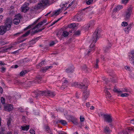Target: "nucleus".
Wrapping results in <instances>:
<instances>
[{"label":"nucleus","instance_id":"obj_1","mask_svg":"<svg viewBox=\"0 0 134 134\" xmlns=\"http://www.w3.org/2000/svg\"><path fill=\"white\" fill-rule=\"evenodd\" d=\"M100 31L99 29H96L93 35L92 40V43L91 44L90 47L86 50V54L89 55L93 53L95 49L94 45L97 40L100 36Z\"/></svg>","mask_w":134,"mask_h":134},{"label":"nucleus","instance_id":"obj_2","mask_svg":"<svg viewBox=\"0 0 134 134\" xmlns=\"http://www.w3.org/2000/svg\"><path fill=\"white\" fill-rule=\"evenodd\" d=\"M101 115L103 118L104 121L109 123H111L112 122V118L110 115L108 114H102Z\"/></svg>","mask_w":134,"mask_h":134},{"label":"nucleus","instance_id":"obj_3","mask_svg":"<svg viewBox=\"0 0 134 134\" xmlns=\"http://www.w3.org/2000/svg\"><path fill=\"white\" fill-rule=\"evenodd\" d=\"M132 8L130 7L128 8L125 12V14L124 15L125 19L126 20L129 19L130 18L132 12Z\"/></svg>","mask_w":134,"mask_h":134},{"label":"nucleus","instance_id":"obj_4","mask_svg":"<svg viewBox=\"0 0 134 134\" xmlns=\"http://www.w3.org/2000/svg\"><path fill=\"white\" fill-rule=\"evenodd\" d=\"M85 82L84 84L82 83H79L78 82H74L72 83V86H73L78 87L80 88H87V86H86V83Z\"/></svg>","mask_w":134,"mask_h":134},{"label":"nucleus","instance_id":"obj_5","mask_svg":"<svg viewBox=\"0 0 134 134\" xmlns=\"http://www.w3.org/2000/svg\"><path fill=\"white\" fill-rule=\"evenodd\" d=\"M12 23V20L10 18H7L5 22V26L10 30Z\"/></svg>","mask_w":134,"mask_h":134},{"label":"nucleus","instance_id":"obj_6","mask_svg":"<svg viewBox=\"0 0 134 134\" xmlns=\"http://www.w3.org/2000/svg\"><path fill=\"white\" fill-rule=\"evenodd\" d=\"M29 4V3L26 2L21 7V12H23L26 13L29 9V8L28 7Z\"/></svg>","mask_w":134,"mask_h":134},{"label":"nucleus","instance_id":"obj_7","mask_svg":"<svg viewBox=\"0 0 134 134\" xmlns=\"http://www.w3.org/2000/svg\"><path fill=\"white\" fill-rule=\"evenodd\" d=\"M87 88H84L85 90L83 91V99L84 100H86L89 96L90 94V92L87 89Z\"/></svg>","mask_w":134,"mask_h":134},{"label":"nucleus","instance_id":"obj_8","mask_svg":"<svg viewBox=\"0 0 134 134\" xmlns=\"http://www.w3.org/2000/svg\"><path fill=\"white\" fill-rule=\"evenodd\" d=\"M8 28L5 26H0V34L3 35L7 31L9 30Z\"/></svg>","mask_w":134,"mask_h":134},{"label":"nucleus","instance_id":"obj_9","mask_svg":"<svg viewBox=\"0 0 134 134\" xmlns=\"http://www.w3.org/2000/svg\"><path fill=\"white\" fill-rule=\"evenodd\" d=\"M113 91L114 92L117 93H121L122 92H129V90L126 88H122V90H118V89L115 88L113 90Z\"/></svg>","mask_w":134,"mask_h":134},{"label":"nucleus","instance_id":"obj_10","mask_svg":"<svg viewBox=\"0 0 134 134\" xmlns=\"http://www.w3.org/2000/svg\"><path fill=\"white\" fill-rule=\"evenodd\" d=\"M38 27H35V26L32 29L30 30V33L31 35H33L35 33H37V32H40L42 30H43L44 28H43L42 29L37 30H34L36 28H38Z\"/></svg>","mask_w":134,"mask_h":134},{"label":"nucleus","instance_id":"obj_11","mask_svg":"<svg viewBox=\"0 0 134 134\" xmlns=\"http://www.w3.org/2000/svg\"><path fill=\"white\" fill-rule=\"evenodd\" d=\"M83 18V16L81 14H78L74 18V20L75 21H80Z\"/></svg>","mask_w":134,"mask_h":134},{"label":"nucleus","instance_id":"obj_12","mask_svg":"<svg viewBox=\"0 0 134 134\" xmlns=\"http://www.w3.org/2000/svg\"><path fill=\"white\" fill-rule=\"evenodd\" d=\"M13 108L12 105L8 104L4 107V109L5 111H10L13 110Z\"/></svg>","mask_w":134,"mask_h":134},{"label":"nucleus","instance_id":"obj_13","mask_svg":"<svg viewBox=\"0 0 134 134\" xmlns=\"http://www.w3.org/2000/svg\"><path fill=\"white\" fill-rule=\"evenodd\" d=\"M44 6L43 3H42L41 2L40 3H38L37 5L34 6L33 7V8L35 10H37L41 9Z\"/></svg>","mask_w":134,"mask_h":134},{"label":"nucleus","instance_id":"obj_14","mask_svg":"<svg viewBox=\"0 0 134 134\" xmlns=\"http://www.w3.org/2000/svg\"><path fill=\"white\" fill-rule=\"evenodd\" d=\"M41 78L42 77L41 76H37L36 77V79H35V81H32V82H34V83H40L41 80Z\"/></svg>","mask_w":134,"mask_h":134},{"label":"nucleus","instance_id":"obj_15","mask_svg":"<svg viewBox=\"0 0 134 134\" xmlns=\"http://www.w3.org/2000/svg\"><path fill=\"white\" fill-rule=\"evenodd\" d=\"M132 24H130L127 27H125L124 28V31L126 33L128 34L129 33V31L132 27Z\"/></svg>","mask_w":134,"mask_h":134},{"label":"nucleus","instance_id":"obj_16","mask_svg":"<svg viewBox=\"0 0 134 134\" xmlns=\"http://www.w3.org/2000/svg\"><path fill=\"white\" fill-rule=\"evenodd\" d=\"M46 91H39L38 93L36 92V96L38 97L39 96H42L43 95H46Z\"/></svg>","mask_w":134,"mask_h":134},{"label":"nucleus","instance_id":"obj_17","mask_svg":"<svg viewBox=\"0 0 134 134\" xmlns=\"http://www.w3.org/2000/svg\"><path fill=\"white\" fill-rule=\"evenodd\" d=\"M134 50L132 51L131 52L130 55L129 56V59L134 64Z\"/></svg>","mask_w":134,"mask_h":134},{"label":"nucleus","instance_id":"obj_18","mask_svg":"<svg viewBox=\"0 0 134 134\" xmlns=\"http://www.w3.org/2000/svg\"><path fill=\"white\" fill-rule=\"evenodd\" d=\"M74 71V68L73 66L69 67L66 69V72L68 73H70L73 72Z\"/></svg>","mask_w":134,"mask_h":134},{"label":"nucleus","instance_id":"obj_19","mask_svg":"<svg viewBox=\"0 0 134 134\" xmlns=\"http://www.w3.org/2000/svg\"><path fill=\"white\" fill-rule=\"evenodd\" d=\"M46 95L48 94V96L52 97H54L55 95V94L54 92L50 91H46Z\"/></svg>","mask_w":134,"mask_h":134},{"label":"nucleus","instance_id":"obj_20","mask_svg":"<svg viewBox=\"0 0 134 134\" xmlns=\"http://www.w3.org/2000/svg\"><path fill=\"white\" fill-rule=\"evenodd\" d=\"M47 22L46 19H44L42 21L40 22L35 26V27H40L44 23H45Z\"/></svg>","mask_w":134,"mask_h":134},{"label":"nucleus","instance_id":"obj_21","mask_svg":"<svg viewBox=\"0 0 134 134\" xmlns=\"http://www.w3.org/2000/svg\"><path fill=\"white\" fill-rule=\"evenodd\" d=\"M106 88V87H105V88L104 90V91L107 97L109 98L111 97V96L110 93L107 90L108 88Z\"/></svg>","mask_w":134,"mask_h":134},{"label":"nucleus","instance_id":"obj_22","mask_svg":"<svg viewBox=\"0 0 134 134\" xmlns=\"http://www.w3.org/2000/svg\"><path fill=\"white\" fill-rule=\"evenodd\" d=\"M53 67L52 66H46L44 67H43L41 69V70L43 72H45L48 69H51Z\"/></svg>","mask_w":134,"mask_h":134},{"label":"nucleus","instance_id":"obj_23","mask_svg":"<svg viewBox=\"0 0 134 134\" xmlns=\"http://www.w3.org/2000/svg\"><path fill=\"white\" fill-rule=\"evenodd\" d=\"M68 82V81L66 80H64L63 83L62 85V86L60 87V89L61 90L64 89L66 87V84H67Z\"/></svg>","mask_w":134,"mask_h":134},{"label":"nucleus","instance_id":"obj_24","mask_svg":"<svg viewBox=\"0 0 134 134\" xmlns=\"http://www.w3.org/2000/svg\"><path fill=\"white\" fill-rule=\"evenodd\" d=\"M40 18H39L37 20H36L33 24H32L29 25L28 27H26V28L25 29V30H26L28 29H29L31 27V26H33L34 25H35L37 23L38 21L40 19Z\"/></svg>","mask_w":134,"mask_h":134},{"label":"nucleus","instance_id":"obj_25","mask_svg":"<svg viewBox=\"0 0 134 134\" xmlns=\"http://www.w3.org/2000/svg\"><path fill=\"white\" fill-rule=\"evenodd\" d=\"M40 18H39L37 20H36L33 24H32L29 25L28 27H26V28L25 29V30H26L28 29H29L31 27V26H33L34 25H35L37 23L38 21L40 19Z\"/></svg>","mask_w":134,"mask_h":134},{"label":"nucleus","instance_id":"obj_26","mask_svg":"<svg viewBox=\"0 0 134 134\" xmlns=\"http://www.w3.org/2000/svg\"><path fill=\"white\" fill-rule=\"evenodd\" d=\"M30 126L29 125H27L25 126H22L21 127V129L23 131H27L29 129Z\"/></svg>","mask_w":134,"mask_h":134},{"label":"nucleus","instance_id":"obj_27","mask_svg":"<svg viewBox=\"0 0 134 134\" xmlns=\"http://www.w3.org/2000/svg\"><path fill=\"white\" fill-rule=\"evenodd\" d=\"M20 21V19L19 18H15L13 20V23L14 24L18 25L19 24Z\"/></svg>","mask_w":134,"mask_h":134},{"label":"nucleus","instance_id":"obj_28","mask_svg":"<svg viewBox=\"0 0 134 134\" xmlns=\"http://www.w3.org/2000/svg\"><path fill=\"white\" fill-rule=\"evenodd\" d=\"M104 132L107 134H108L110 132V130L109 127L106 126L104 128Z\"/></svg>","mask_w":134,"mask_h":134},{"label":"nucleus","instance_id":"obj_29","mask_svg":"<svg viewBox=\"0 0 134 134\" xmlns=\"http://www.w3.org/2000/svg\"><path fill=\"white\" fill-rule=\"evenodd\" d=\"M41 2L43 3L44 6L47 5L49 3V0H43Z\"/></svg>","mask_w":134,"mask_h":134},{"label":"nucleus","instance_id":"obj_30","mask_svg":"<svg viewBox=\"0 0 134 134\" xmlns=\"http://www.w3.org/2000/svg\"><path fill=\"white\" fill-rule=\"evenodd\" d=\"M122 5H118L116 7V8L114 9V11L115 12L119 10L122 8Z\"/></svg>","mask_w":134,"mask_h":134},{"label":"nucleus","instance_id":"obj_31","mask_svg":"<svg viewBox=\"0 0 134 134\" xmlns=\"http://www.w3.org/2000/svg\"><path fill=\"white\" fill-rule=\"evenodd\" d=\"M91 28L90 27V25H88V24L87 25H85L83 26V29L86 31L87 30H88L89 29H90Z\"/></svg>","mask_w":134,"mask_h":134},{"label":"nucleus","instance_id":"obj_32","mask_svg":"<svg viewBox=\"0 0 134 134\" xmlns=\"http://www.w3.org/2000/svg\"><path fill=\"white\" fill-rule=\"evenodd\" d=\"M30 33V30L26 32L25 34L23 35L21 37L19 38V39L22 37H25L27 36Z\"/></svg>","mask_w":134,"mask_h":134},{"label":"nucleus","instance_id":"obj_33","mask_svg":"<svg viewBox=\"0 0 134 134\" xmlns=\"http://www.w3.org/2000/svg\"><path fill=\"white\" fill-rule=\"evenodd\" d=\"M26 70H25L22 71L20 73V75L21 76H23L27 73Z\"/></svg>","mask_w":134,"mask_h":134},{"label":"nucleus","instance_id":"obj_34","mask_svg":"<svg viewBox=\"0 0 134 134\" xmlns=\"http://www.w3.org/2000/svg\"><path fill=\"white\" fill-rule=\"evenodd\" d=\"M68 35L69 33L68 32L66 31H64L63 32L62 36V35L63 36L65 37L68 36Z\"/></svg>","mask_w":134,"mask_h":134},{"label":"nucleus","instance_id":"obj_35","mask_svg":"<svg viewBox=\"0 0 134 134\" xmlns=\"http://www.w3.org/2000/svg\"><path fill=\"white\" fill-rule=\"evenodd\" d=\"M99 59H97L96 61V63L94 65V67L96 68H98V63L99 62Z\"/></svg>","mask_w":134,"mask_h":134},{"label":"nucleus","instance_id":"obj_36","mask_svg":"<svg viewBox=\"0 0 134 134\" xmlns=\"http://www.w3.org/2000/svg\"><path fill=\"white\" fill-rule=\"evenodd\" d=\"M45 129L46 131L48 133H50L51 132V130L50 129L49 127L48 126H46L45 127Z\"/></svg>","mask_w":134,"mask_h":134},{"label":"nucleus","instance_id":"obj_37","mask_svg":"<svg viewBox=\"0 0 134 134\" xmlns=\"http://www.w3.org/2000/svg\"><path fill=\"white\" fill-rule=\"evenodd\" d=\"M76 24L75 23H71L68 25V27L69 28H74Z\"/></svg>","mask_w":134,"mask_h":134},{"label":"nucleus","instance_id":"obj_38","mask_svg":"<svg viewBox=\"0 0 134 134\" xmlns=\"http://www.w3.org/2000/svg\"><path fill=\"white\" fill-rule=\"evenodd\" d=\"M7 124L8 126H9L11 123V122L12 121V119L11 118H9L7 119Z\"/></svg>","mask_w":134,"mask_h":134},{"label":"nucleus","instance_id":"obj_39","mask_svg":"<svg viewBox=\"0 0 134 134\" xmlns=\"http://www.w3.org/2000/svg\"><path fill=\"white\" fill-rule=\"evenodd\" d=\"M129 95V94L127 93H124L122 94L120 96L122 97H127Z\"/></svg>","mask_w":134,"mask_h":134},{"label":"nucleus","instance_id":"obj_40","mask_svg":"<svg viewBox=\"0 0 134 134\" xmlns=\"http://www.w3.org/2000/svg\"><path fill=\"white\" fill-rule=\"evenodd\" d=\"M107 46L108 47H109L110 48L112 46V44L111 42L110 41H109V40H108L107 41Z\"/></svg>","mask_w":134,"mask_h":134},{"label":"nucleus","instance_id":"obj_41","mask_svg":"<svg viewBox=\"0 0 134 134\" xmlns=\"http://www.w3.org/2000/svg\"><path fill=\"white\" fill-rule=\"evenodd\" d=\"M110 48L108 47L107 46H106L105 47H104V50L105 52H107L110 49Z\"/></svg>","mask_w":134,"mask_h":134},{"label":"nucleus","instance_id":"obj_42","mask_svg":"<svg viewBox=\"0 0 134 134\" xmlns=\"http://www.w3.org/2000/svg\"><path fill=\"white\" fill-rule=\"evenodd\" d=\"M82 69L83 70L87 71V67L86 65H84L82 66Z\"/></svg>","mask_w":134,"mask_h":134},{"label":"nucleus","instance_id":"obj_43","mask_svg":"<svg viewBox=\"0 0 134 134\" xmlns=\"http://www.w3.org/2000/svg\"><path fill=\"white\" fill-rule=\"evenodd\" d=\"M59 122H60L61 124L63 125H65L67 124V122H66L64 120H60Z\"/></svg>","mask_w":134,"mask_h":134},{"label":"nucleus","instance_id":"obj_44","mask_svg":"<svg viewBox=\"0 0 134 134\" xmlns=\"http://www.w3.org/2000/svg\"><path fill=\"white\" fill-rule=\"evenodd\" d=\"M56 35L57 36L60 38V40H61L62 38V35L60 34V32H58L57 34Z\"/></svg>","mask_w":134,"mask_h":134},{"label":"nucleus","instance_id":"obj_45","mask_svg":"<svg viewBox=\"0 0 134 134\" xmlns=\"http://www.w3.org/2000/svg\"><path fill=\"white\" fill-rule=\"evenodd\" d=\"M44 61H43L41 62L40 63H39L37 65V66H40V67H41L43 65H44Z\"/></svg>","mask_w":134,"mask_h":134},{"label":"nucleus","instance_id":"obj_46","mask_svg":"<svg viewBox=\"0 0 134 134\" xmlns=\"http://www.w3.org/2000/svg\"><path fill=\"white\" fill-rule=\"evenodd\" d=\"M61 9H59L57 10V11H55L54 12L55 13H56L55 14V15H59L60 13V11Z\"/></svg>","mask_w":134,"mask_h":134},{"label":"nucleus","instance_id":"obj_47","mask_svg":"<svg viewBox=\"0 0 134 134\" xmlns=\"http://www.w3.org/2000/svg\"><path fill=\"white\" fill-rule=\"evenodd\" d=\"M93 2V0H89L86 2V4L88 5L91 4Z\"/></svg>","mask_w":134,"mask_h":134},{"label":"nucleus","instance_id":"obj_48","mask_svg":"<svg viewBox=\"0 0 134 134\" xmlns=\"http://www.w3.org/2000/svg\"><path fill=\"white\" fill-rule=\"evenodd\" d=\"M22 17L21 15L20 14H18L16 16L15 18H19V19H21Z\"/></svg>","mask_w":134,"mask_h":134},{"label":"nucleus","instance_id":"obj_49","mask_svg":"<svg viewBox=\"0 0 134 134\" xmlns=\"http://www.w3.org/2000/svg\"><path fill=\"white\" fill-rule=\"evenodd\" d=\"M88 25H90V27L91 28L93 26L94 24V22L93 21H90V23L88 24Z\"/></svg>","mask_w":134,"mask_h":134},{"label":"nucleus","instance_id":"obj_50","mask_svg":"<svg viewBox=\"0 0 134 134\" xmlns=\"http://www.w3.org/2000/svg\"><path fill=\"white\" fill-rule=\"evenodd\" d=\"M128 25L127 22H123L122 23V25L124 26H125Z\"/></svg>","mask_w":134,"mask_h":134},{"label":"nucleus","instance_id":"obj_51","mask_svg":"<svg viewBox=\"0 0 134 134\" xmlns=\"http://www.w3.org/2000/svg\"><path fill=\"white\" fill-rule=\"evenodd\" d=\"M125 68L127 70L129 71H130L131 70V69L130 67L127 66H125Z\"/></svg>","mask_w":134,"mask_h":134},{"label":"nucleus","instance_id":"obj_52","mask_svg":"<svg viewBox=\"0 0 134 134\" xmlns=\"http://www.w3.org/2000/svg\"><path fill=\"white\" fill-rule=\"evenodd\" d=\"M80 34V31L78 30L76 31L75 33V34L76 35H79Z\"/></svg>","mask_w":134,"mask_h":134},{"label":"nucleus","instance_id":"obj_53","mask_svg":"<svg viewBox=\"0 0 134 134\" xmlns=\"http://www.w3.org/2000/svg\"><path fill=\"white\" fill-rule=\"evenodd\" d=\"M1 102L2 104H4L5 103V99L3 97L1 98Z\"/></svg>","mask_w":134,"mask_h":134},{"label":"nucleus","instance_id":"obj_54","mask_svg":"<svg viewBox=\"0 0 134 134\" xmlns=\"http://www.w3.org/2000/svg\"><path fill=\"white\" fill-rule=\"evenodd\" d=\"M30 132L31 134H35V131L32 129H31L30 130Z\"/></svg>","mask_w":134,"mask_h":134},{"label":"nucleus","instance_id":"obj_55","mask_svg":"<svg viewBox=\"0 0 134 134\" xmlns=\"http://www.w3.org/2000/svg\"><path fill=\"white\" fill-rule=\"evenodd\" d=\"M129 0H122V3L124 4H126L127 3Z\"/></svg>","mask_w":134,"mask_h":134},{"label":"nucleus","instance_id":"obj_56","mask_svg":"<svg viewBox=\"0 0 134 134\" xmlns=\"http://www.w3.org/2000/svg\"><path fill=\"white\" fill-rule=\"evenodd\" d=\"M80 119L81 122H83L84 121L85 119L84 117H82L81 116L80 117Z\"/></svg>","mask_w":134,"mask_h":134},{"label":"nucleus","instance_id":"obj_57","mask_svg":"<svg viewBox=\"0 0 134 134\" xmlns=\"http://www.w3.org/2000/svg\"><path fill=\"white\" fill-rule=\"evenodd\" d=\"M57 134H66L65 132L63 131L57 132Z\"/></svg>","mask_w":134,"mask_h":134},{"label":"nucleus","instance_id":"obj_58","mask_svg":"<svg viewBox=\"0 0 134 134\" xmlns=\"http://www.w3.org/2000/svg\"><path fill=\"white\" fill-rule=\"evenodd\" d=\"M111 81L114 83H116L117 82V81L116 79H113L111 80Z\"/></svg>","mask_w":134,"mask_h":134},{"label":"nucleus","instance_id":"obj_59","mask_svg":"<svg viewBox=\"0 0 134 134\" xmlns=\"http://www.w3.org/2000/svg\"><path fill=\"white\" fill-rule=\"evenodd\" d=\"M55 44V43L54 41H52L50 43L49 46H53L54 44Z\"/></svg>","mask_w":134,"mask_h":134},{"label":"nucleus","instance_id":"obj_60","mask_svg":"<svg viewBox=\"0 0 134 134\" xmlns=\"http://www.w3.org/2000/svg\"><path fill=\"white\" fill-rule=\"evenodd\" d=\"M5 68H4V67H2V68H1V71L2 72H4V71L5 70Z\"/></svg>","mask_w":134,"mask_h":134},{"label":"nucleus","instance_id":"obj_61","mask_svg":"<svg viewBox=\"0 0 134 134\" xmlns=\"http://www.w3.org/2000/svg\"><path fill=\"white\" fill-rule=\"evenodd\" d=\"M86 106L87 107H89L90 106V104L89 102L87 103L86 104Z\"/></svg>","mask_w":134,"mask_h":134},{"label":"nucleus","instance_id":"obj_62","mask_svg":"<svg viewBox=\"0 0 134 134\" xmlns=\"http://www.w3.org/2000/svg\"><path fill=\"white\" fill-rule=\"evenodd\" d=\"M130 122L131 124H134V119L131 120L130 121Z\"/></svg>","mask_w":134,"mask_h":134},{"label":"nucleus","instance_id":"obj_63","mask_svg":"<svg viewBox=\"0 0 134 134\" xmlns=\"http://www.w3.org/2000/svg\"><path fill=\"white\" fill-rule=\"evenodd\" d=\"M0 64L2 65H4L5 64L3 62H2V61H0Z\"/></svg>","mask_w":134,"mask_h":134},{"label":"nucleus","instance_id":"obj_64","mask_svg":"<svg viewBox=\"0 0 134 134\" xmlns=\"http://www.w3.org/2000/svg\"><path fill=\"white\" fill-rule=\"evenodd\" d=\"M79 94L77 93H76V97L77 98H79Z\"/></svg>","mask_w":134,"mask_h":134}]
</instances>
